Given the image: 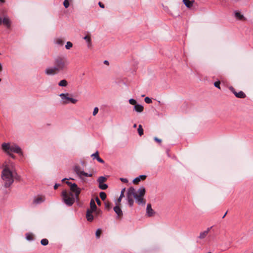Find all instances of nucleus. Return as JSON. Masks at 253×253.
I'll use <instances>...</instances> for the list:
<instances>
[{
	"mask_svg": "<svg viewBox=\"0 0 253 253\" xmlns=\"http://www.w3.org/2000/svg\"><path fill=\"white\" fill-rule=\"evenodd\" d=\"M230 89L232 91V92L235 94V95L238 98H243L245 97V94L242 91H239V92H237L235 91L234 88L233 87H230Z\"/></svg>",
	"mask_w": 253,
	"mask_h": 253,
	"instance_id": "obj_11",
	"label": "nucleus"
},
{
	"mask_svg": "<svg viewBox=\"0 0 253 253\" xmlns=\"http://www.w3.org/2000/svg\"><path fill=\"white\" fill-rule=\"evenodd\" d=\"M154 140H155L156 142H159V143H161V141H162V140H161V139H159V138H157V137H155V138H154Z\"/></svg>",
	"mask_w": 253,
	"mask_h": 253,
	"instance_id": "obj_43",
	"label": "nucleus"
},
{
	"mask_svg": "<svg viewBox=\"0 0 253 253\" xmlns=\"http://www.w3.org/2000/svg\"><path fill=\"white\" fill-rule=\"evenodd\" d=\"M98 112V108L96 107L94 108L92 115L93 116H95Z\"/></svg>",
	"mask_w": 253,
	"mask_h": 253,
	"instance_id": "obj_38",
	"label": "nucleus"
},
{
	"mask_svg": "<svg viewBox=\"0 0 253 253\" xmlns=\"http://www.w3.org/2000/svg\"><path fill=\"white\" fill-rule=\"evenodd\" d=\"M84 39L85 40L87 43L88 47H90L91 45V38L89 36H86L84 38Z\"/></svg>",
	"mask_w": 253,
	"mask_h": 253,
	"instance_id": "obj_24",
	"label": "nucleus"
},
{
	"mask_svg": "<svg viewBox=\"0 0 253 253\" xmlns=\"http://www.w3.org/2000/svg\"><path fill=\"white\" fill-rule=\"evenodd\" d=\"M220 82L219 81H218V82H216L214 83V85L216 87H217L218 88L220 89Z\"/></svg>",
	"mask_w": 253,
	"mask_h": 253,
	"instance_id": "obj_39",
	"label": "nucleus"
},
{
	"mask_svg": "<svg viewBox=\"0 0 253 253\" xmlns=\"http://www.w3.org/2000/svg\"><path fill=\"white\" fill-rule=\"evenodd\" d=\"M234 16L237 20H244L245 18L244 15L239 11H234Z\"/></svg>",
	"mask_w": 253,
	"mask_h": 253,
	"instance_id": "obj_13",
	"label": "nucleus"
},
{
	"mask_svg": "<svg viewBox=\"0 0 253 253\" xmlns=\"http://www.w3.org/2000/svg\"><path fill=\"white\" fill-rule=\"evenodd\" d=\"M97 207L93 200H91L90 203V209L87 210H90L91 211H96Z\"/></svg>",
	"mask_w": 253,
	"mask_h": 253,
	"instance_id": "obj_23",
	"label": "nucleus"
},
{
	"mask_svg": "<svg viewBox=\"0 0 253 253\" xmlns=\"http://www.w3.org/2000/svg\"><path fill=\"white\" fill-rule=\"evenodd\" d=\"M134 110L137 113H141L143 111L144 107L140 104H136L134 106Z\"/></svg>",
	"mask_w": 253,
	"mask_h": 253,
	"instance_id": "obj_21",
	"label": "nucleus"
},
{
	"mask_svg": "<svg viewBox=\"0 0 253 253\" xmlns=\"http://www.w3.org/2000/svg\"><path fill=\"white\" fill-rule=\"evenodd\" d=\"M182 1L187 7L191 8L193 5L194 0H182Z\"/></svg>",
	"mask_w": 253,
	"mask_h": 253,
	"instance_id": "obj_16",
	"label": "nucleus"
},
{
	"mask_svg": "<svg viewBox=\"0 0 253 253\" xmlns=\"http://www.w3.org/2000/svg\"><path fill=\"white\" fill-rule=\"evenodd\" d=\"M62 196L63 200L66 205L71 206L74 203L76 198L71 192L63 191Z\"/></svg>",
	"mask_w": 253,
	"mask_h": 253,
	"instance_id": "obj_4",
	"label": "nucleus"
},
{
	"mask_svg": "<svg viewBox=\"0 0 253 253\" xmlns=\"http://www.w3.org/2000/svg\"><path fill=\"white\" fill-rule=\"evenodd\" d=\"M211 228V227L208 228L206 230L201 232L199 235V238L200 239L205 238L207 236V235L208 234V233L210 232Z\"/></svg>",
	"mask_w": 253,
	"mask_h": 253,
	"instance_id": "obj_15",
	"label": "nucleus"
},
{
	"mask_svg": "<svg viewBox=\"0 0 253 253\" xmlns=\"http://www.w3.org/2000/svg\"><path fill=\"white\" fill-rule=\"evenodd\" d=\"M137 130L140 136L143 134V129L141 125H139Z\"/></svg>",
	"mask_w": 253,
	"mask_h": 253,
	"instance_id": "obj_29",
	"label": "nucleus"
},
{
	"mask_svg": "<svg viewBox=\"0 0 253 253\" xmlns=\"http://www.w3.org/2000/svg\"><path fill=\"white\" fill-rule=\"evenodd\" d=\"M133 127H136V124H134V125H133Z\"/></svg>",
	"mask_w": 253,
	"mask_h": 253,
	"instance_id": "obj_54",
	"label": "nucleus"
},
{
	"mask_svg": "<svg viewBox=\"0 0 253 253\" xmlns=\"http://www.w3.org/2000/svg\"><path fill=\"white\" fill-rule=\"evenodd\" d=\"M93 211L90 210H87L86 217V219L88 221H92L93 219V216L92 214Z\"/></svg>",
	"mask_w": 253,
	"mask_h": 253,
	"instance_id": "obj_19",
	"label": "nucleus"
},
{
	"mask_svg": "<svg viewBox=\"0 0 253 253\" xmlns=\"http://www.w3.org/2000/svg\"><path fill=\"white\" fill-rule=\"evenodd\" d=\"M146 178V175H141L138 177H136L133 180V182L135 184H137L138 182L142 179L144 180Z\"/></svg>",
	"mask_w": 253,
	"mask_h": 253,
	"instance_id": "obj_22",
	"label": "nucleus"
},
{
	"mask_svg": "<svg viewBox=\"0 0 253 253\" xmlns=\"http://www.w3.org/2000/svg\"><path fill=\"white\" fill-rule=\"evenodd\" d=\"M145 193V189L144 187H140L137 191V193L136 192L135 195L134 196V198L135 199L136 202L138 203V205H144L145 204V201L144 200L143 196Z\"/></svg>",
	"mask_w": 253,
	"mask_h": 253,
	"instance_id": "obj_6",
	"label": "nucleus"
},
{
	"mask_svg": "<svg viewBox=\"0 0 253 253\" xmlns=\"http://www.w3.org/2000/svg\"><path fill=\"white\" fill-rule=\"evenodd\" d=\"M128 101H129V104L131 105L135 106V105L137 104V102L134 99L131 98V99H129Z\"/></svg>",
	"mask_w": 253,
	"mask_h": 253,
	"instance_id": "obj_32",
	"label": "nucleus"
},
{
	"mask_svg": "<svg viewBox=\"0 0 253 253\" xmlns=\"http://www.w3.org/2000/svg\"><path fill=\"white\" fill-rule=\"evenodd\" d=\"M41 244L43 246H46L48 244V241L46 239H43L41 241Z\"/></svg>",
	"mask_w": 253,
	"mask_h": 253,
	"instance_id": "obj_34",
	"label": "nucleus"
},
{
	"mask_svg": "<svg viewBox=\"0 0 253 253\" xmlns=\"http://www.w3.org/2000/svg\"><path fill=\"white\" fill-rule=\"evenodd\" d=\"M122 198H120V197H119V198L118 199V203H120V202H121V200H122Z\"/></svg>",
	"mask_w": 253,
	"mask_h": 253,
	"instance_id": "obj_48",
	"label": "nucleus"
},
{
	"mask_svg": "<svg viewBox=\"0 0 253 253\" xmlns=\"http://www.w3.org/2000/svg\"><path fill=\"white\" fill-rule=\"evenodd\" d=\"M26 239L28 241H31L33 239V234L31 233H27L26 234Z\"/></svg>",
	"mask_w": 253,
	"mask_h": 253,
	"instance_id": "obj_30",
	"label": "nucleus"
},
{
	"mask_svg": "<svg viewBox=\"0 0 253 253\" xmlns=\"http://www.w3.org/2000/svg\"><path fill=\"white\" fill-rule=\"evenodd\" d=\"M58 187V185L56 184L54 186V189H56L57 188V187Z\"/></svg>",
	"mask_w": 253,
	"mask_h": 253,
	"instance_id": "obj_50",
	"label": "nucleus"
},
{
	"mask_svg": "<svg viewBox=\"0 0 253 253\" xmlns=\"http://www.w3.org/2000/svg\"><path fill=\"white\" fill-rule=\"evenodd\" d=\"M69 1L68 0H64L63 5L65 8H68L69 6Z\"/></svg>",
	"mask_w": 253,
	"mask_h": 253,
	"instance_id": "obj_36",
	"label": "nucleus"
},
{
	"mask_svg": "<svg viewBox=\"0 0 253 253\" xmlns=\"http://www.w3.org/2000/svg\"><path fill=\"white\" fill-rule=\"evenodd\" d=\"M100 197L102 200H104L106 198V194L105 192H101L99 194Z\"/></svg>",
	"mask_w": 253,
	"mask_h": 253,
	"instance_id": "obj_33",
	"label": "nucleus"
},
{
	"mask_svg": "<svg viewBox=\"0 0 253 253\" xmlns=\"http://www.w3.org/2000/svg\"><path fill=\"white\" fill-rule=\"evenodd\" d=\"M211 253L209 252V253Z\"/></svg>",
	"mask_w": 253,
	"mask_h": 253,
	"instance_id": "obj_57",
	"label": "nucleus"
},
{
	"mask_svg": "<svg viewBox=\"0 0 253 253\" xmlns=\"http://www.w3.org/2000/svg\"><path fill=\"white\" fill-rule=\"evenodd\" d=\"M1 148L6 153L14 152L21 155H23L21 149L15 144L3 143L1 144Z\"/></svg>",
	"mask_w": 253,
	"mask_h": 253,
	"instance_id": "obj_2",
	"label": "nucleus"
},
{
	"mask_svg": "<svg viewBox=\"0 0 253 253\" xmlns=\"http://www.w3.org/2000/svg\"><path fill=\"white\" fill-rule=\"evenodd\" d=\"M74 170L76 173L78 175V176L82 179L83 178V176L91 177L92 176L91 173L88 174L86 172H85L79 166H76L74 168Z\"/></svg>",
	"mask_w": 253,
	"mask_h": 253,
	"instance_id": "obj_9",
	"label": "nucleus"
},
{
	"mask_svg": "<svg viewBox=\"0 0 253 253\" xmlns=\"http://www.w3.org/2000/svg\"><path fill=\"white\" fill-rule=\"evenodd\" d=\"M71 96H72V95L68 93L60 94L59 96L61 98V102L62 104L64 105L69 104V103L76 104L78 102V100L72 98Z\"/></svg>",
	"mask_w": 253,
	"mask_h": 253,
	"instance_id": "obj_5",
	"label": "nucleus"
},
{
	"mask_svg": "<svg viewBox=\"0 0 253 253\" xmlns=\"http://www.w3.org/2000/svg\"><path fill=\"white\" fill-rule=\"evenodd\" d=\"M104 63L108 65L109 64V62L108 61L105 60L104 61Z\"/></svg>",
	"mask_w": 253,
	"mask_h": 253,
	"instance_id": "obj_51",
	"label": "nucleus"
},
{
	"mask_svg": "<svg viewBox=\"0 0 253 253\" xmlns=\"http://www.w3.org/2000/svg\"><path fill=\"white\" fill-rule=\"evenodd\" d=\"M2 23V20L1 19V18L0 17V24H1Z\"/></svg>",
	"mask_w": 253,
	"mask_h": 253,
	"instance_id": "obj_53",
	"label": "nucleus"
},
{
	"mask_svg": "<svg viewBox=\"0 0 253 253\" xmlns=\"http://www.w3.org/2000/svg\"><path fill=\"white\" fill-rule=\"evenodd\" d=\"M3 169L1 177L5 187H9L13 182L14 178L17 175L15 165L10 159L5 160L2 165Z\"/></svg>",
	"mask_w": 253,
	"mask_h": 253,
	"instance_id": "obj_1",
	"label": "nucleus"
},
{
	"mask_svg": "<svg viewBox=\"0 0 253 253\" xmlns=\"http://www.w3.org/2000/svg\"><path fill=\"white\" fill-rule=\"evenodd\" d=\"M7 155H8L10 157L13 158V159H15V156L12 154L11 153H6Z\"/></svg>",
	"mask_w": 253,
	"mask_h": 253,
	"instance_id": "obj_42",
	"label": "nucleus"
},
{
	"mask_svg": "<svg viewBox=\"0 0 253 253\" xmlns=\"http://www.w3.org/2000/svg\"><path fill=\"white\" fill-rule=\"evenodd\" d=\"M66 183L70 186V191L72 193H74V196L77 200L78 199L79 195L81 192V189L79 188L76 183H72L70 182L67 181Z\"/></svg>",
	"mask_w": 253,
	"mask_h": 253,
	"instance_id": "obj_7",
	"label": "nucleus"
},
{
	"mask_svg": "<svg viewBox=\"0 0 253 253\" xmlns=\"http://www.w3.org/2000/svg\"><path fill=\"white\" fill-rule=\"evenodd\" d=\"M226 213H227V212H226L225 214L224 215H223V218H224L225 216Z\"/></svg>",
	"mask_w": 253,
	"mask_h": 253,
	"instance_id": "obj_55",
	"label": "nucleus"
},
{
	"mask_svg": "<svg viewBox=\"0 0 253 253\" xmlns=\"http://www.w3.org/2000/svg\"><path fill=\"white\" fill-rule=\"evenodd\" d=\"M68 64V60L66 58L62 57H56L54 62V67L57 69L59 73L66 69Z\"/></svg>",
	"mask_w": 253,
	"mask_h": 253,
	"instance_id": "obj_3",
	"label": "nucleus"
},
{
	"mask_svg": "<svg viewBox=\"0 0 253 253\" xmlns=\"http://www.w3.org/2000/svg\"><path fill=\"white\" fill-rule=\"evenodd\" d=\"M124 196V194L121 193L120 196L119 197L121 198H122Z\"/></svg>",
	"mask_w": 253,
	"mask_h": 253,
	"instance_id": "obj_47",
	"label": "nucleus"
},
{
	"mask_svg": "<svg viewBox=\"0 0 253 253\" xmlns=\"http://www.w3.org/2000/svg\"><path fill=\"white\" fill-rule=\"evenodd\" d=\"M91 157L93 158L96 159L99 162L101 163H104V161L99 157L98 152L96 151L95 153L91 155Z\"/></svg>",
	"mask_w": 253,
	"mask_h": 253,
	"instance_id": "obj_20",
	"label": "nucleus"
},
{
	"mask_svg": "<svg viewBox=\"0 0 253 253\" xmlns=\"http://www.w3.org/2000/svg\"><path fill=\"white\" fill-rule=\"evenodd\" d=\"M136 191L134 188L131 187L129 188L127 191V201L130 206H132L133 204V198L135 195Z\"/></svg>",
	"mask_w": 253,
	"mask_h": 253,
	"instance_id": "obj_8",
	"label": "nucleus"
},
{
	"mask_svg": "<svg viewBox=\"0 0 253 253\" xmlns=\"http://www.w3.org/2000/svg\"><path fill=\"white\" fill-rule=\"evenodd\" d=\"M5 0H0V2H4Z\"/></svg>",
	"mask_w": 253,
	"mask_h": 253,
	"instance_id": "obj_52",
	"label": "nucleus"
},
{
	"mask_svg": "<svg viewBox=\"0 0 253 253\" xmlns=\"http://www.w3.org/2000/svg\"><path fill=\"white\" fill-rule=\"evenodd\" d=\"M66 179V178L63 179L62 181H64V180H65Z\"/></svg>",
	"mask_w": 253,
	"mask_h": 253,
	"instance_id": "obj_56",
	"label": "nucleus"
},
{
	"mask_svg": "<svg viewBox=\"0 0 253 253\" xmlns=\"http://www.w3.org/2000/svg\"><path fill=\"white\" fill-rule=\"evenodd\" d=\"M146 213L147 215L148 216H152L154 215L155 213L154 210L152 209L151 205L150 204H148L147 205Z\"/></svg>",
	"mask_w": 253,
	"mask_h": 253,
	"instance_id": "obj_12",
	"label": "nucleus"
},
{
	"mask_svg": "<svg viewBox=\"0 0 253 253\" xmlns=\"http://www.w3.org/2000/svg\"><path fill=\"white\" fill-rule=\"evenodd\" d=\"M2 70V65L0 63V72H1Z\"/></svg>",
	"mask_w": 253,
	"mask_h": 253,
	"instance_id": "obj_49",
	"label": "nucleus"
},
{
	"mask_svg": "<svg viewBox=\"0 0 253 253\" xmlns=\"http://www.w3.org/2000/svg\"><path fill=\"white\" fill-rule=\"evenodd\" d=\"M125 191H126V188H123V189L122 190L121 193H123V194H124V193H125Z\"/></svg>",
	"mask_w": 253,
	"mask_h": 253,
	"instance_id": "obj_46",
	"label": "nucleus"
},
{
	"mask_svg": "<svg viewBox=\"0 0 253 253\" xmlns=\"http://www.w3.org/2000/svg\"><path fill=\"white\" fill-rule=\"evenodd\" d=\"M101 229H98L96 232H95V235H96V237L97 238H99L100 237V236L101 235Z\"/></svg>",
	"mask_w": 253,
	"mask_h": 253,
	"instance_id": "obj_35",
	"label": "nucleus"
},
{
	"mask_svg": "<svg viewBox=\"0 0 253 253\" xmlns=\"http://www.w3.org/2000/svg\"><path fill=\"white\" fill-rule=\"evenodd\" d=\"M114 211L118 217H121L123 215V211L119 206H116L114 208Z\"/></svg>",
	"mask_w": 253,
	"mask_h": 253,
	"instance_id": "obj_14",
	"label": "nucleus"
},
{
	"mask_svg": "<svg viewBox=\"0 0 253 253\" xmlns=\"http://www.w3.org/2000/svg\"><path fill=\"white\" fill-rule=\"evenodd\" d=\"M106 180V178L104 176H100L97 179V181L98 182L99 184H101L105 182Z\"/></svg>",
	"mask_w": 253,
	"mask_h": 253,
	"instance_id": "obj_27",
	"label": "nucleus"
},
{
	"mask_svg": "<svg viewBox=\"0 0 253 253\" xmlns=\"http://www.w3.org/2000/svg\"><path fill=\"white\" fill-rule=\"evenodd\" d=\"M105 208L108 209V210H109L110 207H111V205H110V203L109 202H106L105 203Z\"/></svg>",
	"mask_w": 253,
	"mask_h": 253,
	"instance_id": "obj_40",
	"label": "nucleus"
},
{
	"mask_svg": "<svg viewBox=\"0 0 253 253\" xmlns=\"http://www.w3.org/2000/svg\"><path fill=\"white\" fill-rule=\"evenodd\" d=\"M144 101L146 103H147L148 104L152 103L151 99L148 97H145L144 99Z\"/></svg>",
	"mask_w": 253,
	"mask_h": 253,
	"instance_id": "obj_37",
	"label": "nucleus"
},
{
	"mask_svg": "<svg viewBox=\"0 0 253 253\" xmlns=\"http://www.w3.org/2000/svg\"><path fill=\"white\" fill-rule=\"evenodd\" d=\"M96 201L97 202V204L98 205H101V202H100V201L99 200V199L98 198H96Z\"/></svg>",
	"mask_w": 253,
	"mask_h": 253,
	"instance_id": "obj_44",
	"label": "nucleus"
},
{
	"mask_svg": "<svg viewBox=\"0 0 253 253\" xmlns=\"http://www.w3.org/2000/svg\"><path fill=\"white\" fill-rule=\"evenodd\" d=\"M98 187L100 189L102 190H105L108 188V185L106 184H103L102 183L101 184H99Z\"/></svg>",
	"mask_w": 253,
	"mask_h": 253,
	"instance_id": "obj_28",
	"label": "nucleus"
},
{
	"mask_svg": "<svg viewBox=\"0 0 253 253\" xmlns=\"http://www.w3.org/2000/svg\"><path fill=\"white\" fill-rule=\"evenodd\" d=\"M120 179L121 181L124 183H127L128 182V180L126 178H120Z\"/></svg>",
	"mask_w": 253,
	"mask_h": 253,
	"instance_id": "obj_41",
	"label": "nucleus"
},
{
	"mask_svg": "<svg viewBox=\"0 0 253 253\" xmlns=\"http://www.w3.org/2000/svg\"><path fill=\"white\" fill-rule=\"evenodd\" d=\"M73 46V44L70 42H68L66 43V44L65 45V47L67 49H70Z\"/></svg>",
	"mask_w": 253,
	"mask_h": 253,
	"instance_id": "obj_31",
	"label": "nucleus"
},
{
	"mask_svg": "<svg viewBox=\"0 0 253 253\" xmlns=\"http://www.w3.org/2000/svg\"><path fill=\"white\" fill-rule=\"evenodd\" d=\"M44 73L47 75L53 76L59 73V72L57 71V69L53 66L46 68L44 71Z\"/></svg>",
	"mask_w": 253,
	"mask_h": 253,
	"instance_id": "obj_10",
	"label": "nucleus"
},
{
	"mask_svg": "<svg viewBox=\"0 0 253 253\" xmlns=\"http://www.w3.org/2000/svg\"><path fill=\"white\" fill-rule=\"evenodd\" d=\"M2 22L6 27L9 28L10 27L11 22L8 17L5 16L3 19Z\"/></svg>",
	"mask_w": 253,
	"mask_h": 253,
	"instance_id": "obj_17",
	"label": "nucleus"
},
{
	"mask_svg": "<svg viewBox=\"0 0 253 253\" xmlns=\"http://www.w3.org/2000/svg\"><path fill=\"white\" fill-rule=\"evenodd\" d=\"M54 42L56 44L62 46L63 44L64 41L62 39L57 38L54 40Z\"/></svg>",
	"mask_w": 253,
	"mask_h": 253,
	"instance_id": "obj_25",
	"label": "nucleus"
},
{
	"mask_svg": "<svg viewBox=\"0 0 253 253\" xmlns=\"http://www.w3.org/2000/svg\"><path fill=\"white\" fill-rule=\"evenodd\" d=\"M45 201V198L43 196H39L36 198L34 200V203L36 204H39Z\"/></svg>",
	"mask_w": 253,
	"mask_h": 253,
	"instance_id": "obj_18",
	"label": "nucleus"
},
{
	"mask_svg": "<svg viewBox=\"0 0 253 253\" xmlns=\"http://www.w3.org/2000/svg\"><path fill=\"white\" fill-rule=\"evenodd\" d=\"M98 4L100 6V7H101V8H104V5L101 2H99Z\"/></svg>",
	"mask_w": 253,
	"mask_h": 253,
	"instance_id": "obj_45",
	"label": "nucleus"
},
{
	"mask_svg": "<svg viewBox=\"0 0 253 253\" xmlns=\"http://www.w3.org/2000/svg\"><path fill=\"white\" fill-rule=\"evenodd\" d=\"M68 83L67 81L66 80H62L60 81L58 85L60 86L65 87L67 85Z\"/></svg>",
	"mask_w": 253,
	"mask_h": 253,
	"instance_id": "obj_26",
	"label": "nucleus"
}]
</instances>
